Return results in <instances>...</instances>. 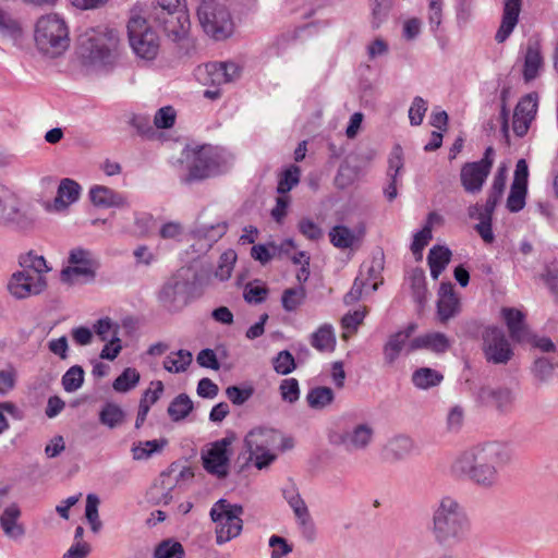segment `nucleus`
<instances>
[{"mask_svg":"<svg viewBox=\"0 0 558 558\" xmlns=\"http://www.w3.org/2000/svg\"><path fill=\"white\" fill-rule=\"evenodd\" d=\"M415 450L413 439L405 435L390 438L383 448V459L389 462L401 461L410 457Z\"/></svg>","mask_w":558,"mask_h":558,"instance_id":"aec40b11","label":"nucleus"},{"mask_svg":"<svg viewBox=\"0 0 558 558\" xmlns=\"http://www.w3.org/2000/svg\"><path fill=\"white\" fill-rule=\"evenodd\" d=\"M99 499L95 495H88L86 499V519L94 532H98L101 527V521L98 515Z\"/></svg>","mask_w":558,"mask_h":558,"instance_id":"3c124183","label":"nucleus"},{"mask_svg":"<svg viewBox=\"0 0 558 558\" xmlns=\"http://www.w3.org/2000/svg\"><path fill=\"white\" fill-rule=\"evenodd\" d=\"M544 69V57L538 41H529L523 63V78L531 82L535 80Z\"/></svg>","mask_w":558,"mask_h":558,"instance_id":"b1692460","label":"nucleus"},{"mask_svg":"<svg viewBox=\"0 0 558 558\" xmlns=\"http://www.w3.org/2000/svg\"><path fill=\"white\" fill-rule=\"evenodd\" d=\"M451 258V252L445 246H435L428 253V265L430 275L434 279H437L439 275L445 270Z\"/></svg>","mask_w":558,"mask_h":558,"instance_id":"2f4dec72","label":"nucleus"},{"mask_svg":"<svg viewBox=\"0 0 558 558\" xmlns=\"http://www.w3.org/2000/svg\"><path fill=\"white\" fill-rule=\"evenodd\" d=\"M502 317L508 327L510 337L515 342L530 341V332L524 323V314L511 307H504L501 310Z\"/></svg>","mask_w":558,"mask_h":558,"instance_id":"412c9836","label":"nucleus"},{"mask_svg":"<svg viewBox=\"0 0 558 558\" xmlns=\"http://www.w3.org/2000/svg\"><path fill=\"white\" fill-rule=\"evenodd\" d=\"M494 148L487 147L481 160L466 162L462 166L460 181L465 192L477 194L482 191L494 165Z\"/></svg>","mask_w":558,"mask_h":558,"instance_id":"f8f14e48","label":"nucleus"},{"mask_svg":"<svg viewBox=\"0 0 558 558\" xmlns=\"http://www.w3.org/2000/svg\"><path fill=\"white\" fill-rule=\"evenodd\" d=\"M140 378V373L135 368L128 367L113 381V389L119 392H126L138 384Z\"/></svg>","mask_w":558,"mask_h":558,"instance_id":"c03bdc74","label":"nucleus"},{"mask_svg":"<svg viewBox=\"0 0 558 558\" xmlns=\"http://www.w3.org/2000/svg\"><path fill=\"white\" fill-rule=\"evenodd\" d=\"M268 290L264 286L247 284L244 290V299L248 303H260L267 296Z\"/></svg>","mask_w":558,"mask_h":558,"instance_id":"69168bd1","label":"nucleus"},{"mask_svg":"<svg viewBox=\"0 0 558 558\" xmlns=\"http://www.w3.org/2000/svg\"><path fill=\"white\" fill-rule=\"evenodd\" d=\"M513 460L512 449L504 442H486L460 453L451 465L456 476L465 477L474 485L492 489L500 484V470Z\"/></svg>","mask_w":558,"mask_h":558,"instance_id":"f257e3e1","label":"nucleus"},{"mask_svg":"<svg viewBox=\"0 0 558 558\" xmlns=\"http://www.w3.org/2000/svg\"><path fill=\"white\" fill-rule=\"evenodd\" d=\"M241 68L234 62H209L197 69V77L203 84L220 86L239 78Z\"/></svg>","mask_w":558,"mask_h":558,"instance_id":"dca6fc26","label":"nucleus"},{"mask_svg":"<svg viewBox=\"0 0 558 558\" xmlns=\"http://www.w3.org/2000/svg\"><path fill=\"white\" fill-rule=\"evenodd\" d=\"M521 2L522 0H504L502 20L495 36L498 43H504L515 27L521 11Z\"/></svg>","mask_w":558,"mask_h":558,"instance_id":"4be33fe9","label":"nucleus"},{"mask_svg":"<svg viewBox=\"0 0 558 558\" xmlns=\"http://www.w3.org/2000/svg\"><path fill=\"white\" fill-rule=\"evenodd\" d=\"M432 240V230L429 226H425L421 231H418L413 239L412 242V252L414 254L421 253L423 248L428 244Z\"/></svg>","mask_w":558,"mask_h":558,"instance_id":"338daca9","label":"nucleus"},{"mask_svg":"<svg viewBox=\"0 0 558 558\" xmlns=\"http://www.w3.org/2000/svg\"><path fill=\"white\" fill-rule=\"evenodd\" d=\"M99 421L109 428H116L123 423L124 412L114 403H106L99 412Z\"/></svg>","mask_w":558,"mask_h":558,"instance_id":"4c0bfd02","label":"nucleus"},{"mask_svg":"<svg viewBox=\"0 0 558 558\" xmlns=\"http://www.w3.org/2000/svg\"><path fill=\"white\" fill-rule=\"evenodd\" d=\"M37 48L51 58L62 54L70 45L69 28L58 14L41 16L35 28Z\"/></svg>","mask_w":558,"mask_h":558,"instance_id":"20e7f679","label":"nucleus"},{"mask_svg":"<svg viewBox=\"0 0 558 558\" xmlns=\"http://www.w3.org/2000/svg\"><path fill=\"white\" fill-rule=\"evenodd\" d=\"M98 268L93 254L83 248H74L69 255V266L62 269L60 278L63 282L73 284L83 279H93Z\"/></svg>","mask_w":558,"mask_h":558,"instance_id":"ddd939ff","label":"nucleus"},{"mask_svg":"<svg viewBox=\"0 0 558 558\" xmlns=\"http://www.w3.org/2000/svg\"><path fill=\"white\" fill-rule=\"evenodd\" d=\"M449 348L450 341L442 332H428L418 336L412 339L409 345L410 351L427 349L437 354L445 353Z\"/></svg>","mask_w":558,"mask_h":558,"instance_id":"393cba45","label":"nucleus"},{"mask_svg":"<svg viewBox=\"0 0 558 558\" xmlns=\"http://www.w3.org/2000/svg\"><path fill=\"white\" fill-rule=\"evenodd\" d=\"M92 203L98 207H123L126 205V198L121 193H118L104 185H95L89 191Z\"/></svg>","mask_w":558,"mask_h":558,"instance_id":"bb28decb","label":"nucleus"},{"mask_svg":"<svg viewBox=\"0 0 558 558\" xmlns=\"http://www.w3.org/2000/svg\"><path fill=\"white\" fill-rule=\"evenodd\" d=\"M280 393L284 401L295 402L300 396L299 383L295 378L283 379L280 384Z\"/></svg>","mask_w":558,"mask_h":558,"instance_id":"13d9d810","label":"nucleus"},{"mask_svg":"<svg viewBox=\"0 0 558 558\" xmlns=\"http://www.w3.org/2000/svg\"><path fill=\"white\" fill-rule=\"evenodd\" d=\"M526 190L527 187L525 186L511 184L510 193L507 199V208L511 213H518L524 207Z\"/></svg>","mask_w":558,"mask_h":558,"instance_id":"09e8293b","label":"nucleus"},{"mask_svg":"<svg viewBox=\"0 0 558 558\" xmlns=\"http://www.w3.org/2000/svg\"><path fill=\"white\" fill-rule=\"evenodd\" d=\"M330 242L338 248L351 247L356 238L352 230L344 226H336L329 232Z\"/></svg>","mask_w":558,"mask_h":558,"instance_id":"ea45409f","label":"nucleus"},{"mask_svg":"<svg viewBox=\"0 0 558 558\" xmlns=\"http://www.w3.org/2000/svg\"><path fill=\"white\" fill-rule=\"evenodd\" d=\"M94 330L101 341H110V339L118 337V326L109 318L99 319L94 325Z\"/></svg>","mask_w":558,"mask_h":558,"instance_id":"6e6d98bb","label":"nucleus"},{"mask_svg":"<svg viewBox=\"0 0 558 558\" xmlns=\"http://www.w3.org/2000/svg\"><path fill=\"white\" fill-rule=\"evenodd\" d=\"M81 186L71 179H63L60 182L57 197L53 202L56 210H63L74 203L80 196Z\"/></svg>","mask_w":558,"mask_h":558,"instance_id":"c85d7f7f","label":"nucleus"},{"mask_svg":"<svg viewBox=\"0 0 558 558\" xmlns=\"http://www.w3.org/2000/svg\"><path fill=\"white\" fill-rule=\"evenodd\" d=\"M269 546L271 547V558H282L292 551V547L287 541L277 535L270 537Z\"/></svg>","mask_w":558,"mask_h":558,"instance_id":"0e129e2a","label":"nucleus"},{"mask_svg":"<svg viewBox=\"0 0 558 558\" xmlns=\"http://www.w3.org/2000/svg\"><path fill=\"white\" fill-rule=\"evenodd\" d=\"M192 362V354L185 350L171 353L163 361V367L171 373H180L186 369Z\"/></svg>","mask_w":558,"mask_h":558,"instance_id":"58836bf2","label":"nucleus"},{"mask_svg":"<svg viewBox=\"0 0 558 558\" xmlns=\"http://www.w3.org/2000/svg\"><path fill=\"white\" fill-rule=\"evenodd\" d=\"M300 174L301 169L295 165H292L286 169L279 178L277 187L278 193L283 195L291 191L299 183Z\"/></svg>","mask_w":558,"mask_h":558,"instance_id":"a18cd8bd","label":"nucleus"},{"mask_svg":"<svg viewBox=\"0 0 558 558\" xmlns=\"http://www.w3.org/2000/svg\"><path fill=\"white\" fill-rule=\"evenodd\" d=\"M311 345L319 352H331L336 347L333 328L329 324L320 326L311 337Z\"/></svg>","mask_w":558,"mask_h":558,"instance_id":"7c9ffc66","label":"nucleus"},{"mask_svg":"<svg viewBox=\"0 0 558 558\" xmlns=\"http://www.w3.org/2000/svg\"><path fill=\"white\" fill-rule=\"evenodd\" d=\"M335 400V393L331 388L325 386L313 387L306 395V402L311 409L323 410Z\"/></svg>","mask_w":558,"mask_h":558,"instance_id":"473e14b6","label":"nucleus"},{"mask_svg":"<svg viewBox=\"0 0 558 558\" xmlns=\"http://www.w3.org/2000/svg\"><path fill=\"white\" fill-rule=\"evenodd\" d=\"M293 512L303 537L310 542L314 541L316 536V529L306 504L300 508L295 507Z\"/></svg>","mask_w":558,"mask_h":558,"instance_id":"e433bc0d","label":"nucleus"},{"mask_svg":"<svg viewBox=\"0 0 558 558\" xmlns=\"http://www.w3.org/2000/svg\"><path fill=\"white\" fill-rule=\"evenodd\" d=\"M305 296L306 292L303 286L286 289L281 298L282 307L287 312H293L303 303Z\"/></svg>","mask_w":558,"mask_h":558,"instance_id":"37998d69","label":"nucleus"},{"mask_svg":"<svg viewBox=\"0 0 558 558\" xmlns=\"http://www.w3.org/2000/svg\"><path fill=\"white\" fill-rule=\"evenodd\" d=\"M373 437V429L367 424H360L351 432L342 435L341 441L348 450H360L367 447Z\"/></svg>","mask_w":558,"mask_h":558,"instance_id":"cd10ccee","label":"nucleus"},{"mask_svg":"<svg viewBox=\"0 0 558 558\" xmlns=\"http://www.w3.org/2000/svg\"><path fill=\"white\" fill-rule=\"evenodd\" d=\"M392 0H374L372 9V25L374 28H378L381 22L388 16Z\"/></svg>","mask_w":558,"mask_h":558,"instance_id":"4d7b16f0","label":"nucleus"},{"mask_svg":"<svg viewBox=\"0 0 558 558\" xmlns=\"http://www.w3.org/2000/svg\"><path fill=\"white\" fill-rule=\"evenodd\" d=\"M47 286L46 278L32 269H23L12 275L9 282L10 292L17 299L39 294Z\"/></svg>","mask_w":558,"mask_h":558,"instance_id":"f3484780","label":"nucleus"},{"mask_svg":"<svg viewBox=\"0 0 558 558\" xmlns=\"http://www.w3.org/2000/svg\"><path fill=\"white\" fill-rule=\"evenodd\" d=\"M119 38L108 27L90 28L80 35L77 52L88 63L106 65L114 61Z\"/></svg>","mask_w":558,"mask_h":558,"instance_id":"7ed1b4c3","label":"nucleus"},{"mask_svg":"<svg viewBox=\"0 0 558 558\" xmlns=\"http://www.w3.org/2000/svg\"><path fill=\"white\" fill-rule=\"evenodd\" d=\"M166 444H167L166 440H157V439L134 442L132 446V449H131L133 459L134 460H147L155 452L161 451Z\"/></svg>","mask_w":558,"mask_h":558,"instance_id":"f704fd0d","label":"nucleus"},{"mask_svg":"<svg viewBox=\"0 0 558 558\" xmlns=\"http://www.w3.org/2000/svg\"><path fill=\"white\" fill-rule=\"evenodd\" d=\"M175 110L171 106L160 108L154 117V126L157 129H170L175 122Z\"/></svg>","mask_w":558,"mask_h":558,"instance_id":"603ef678","label":"nucleus"},{"mask_svg":"<svg viewBox=\"0 0 558 558\" xmlns=\"http://www.w3.org/2000/svg\"><path fill=\"white\" fill-rule=\"evenodd\" d=\"M193 410V402L185 393L175 397L168 408V414L172 421L179 422L185 418Z\"/></svg>","mask_w":558,"mask_h":558,"instance_id":"72a5a7b5","label":"nucleus"},{"mask_svg":"<svg viewBox=\"0 0 558 558\" xmlns=\"http://www.w3.org/2000/svg\"><path fill=\"white\" fill-rule=\"evenodd\" d=\"M20 518L21 509L16 504L8 506L0 515V526L9 538L19 539L25 535V527Z\"/></svg>","mask_w":558,"mask_h":558,"instance_id":"5701e85b","label":"nucleus"},{"mask_svg":"<svg viewBox=\"0 0 558 558\" xmlns=\"http://www.w3.org/2000/svg\"><path fill=\"white\" fill-rule=\"evenodd\" d=\"M464 411L461 407L454 405L447 415V429L450 432H459L463 426Z\"/></svg>","mask_w":558,"mask_h":558,"instance_id":"e2e57ef3","label":"nucleus"},{"mask_svg":"<svg viewBox=\"0 0 558 558\" xmlns=\"http://www.w3.org/2000/svg\"><path fill=\"white\" fill-rule=\"evenodd\" d=\"M442 375L435 369L422 367L412 375V383L421 389H428L438 385L442 380Z\"/></svg>","mask_w":558,"mask_h":558,"instance_id":"c9c22d12","label":"nucleus"},{"mask_svg":"<svg viewBox=\"0 0 558 558\" xmlns=\"http://www.w3.org/2000/svg\"><path fill=\"white\" fill-rule=\"evenodd\" d=\"M184 554L181 543L173 539H165L155 548L154 558H183Z\"/></svg>","mask_w":558,"mask_h":558,"instance_id":"a19ab883","label":"nucleus"},{"mask_svg":"<svg viewBox=\"0 0 558 558\" xmlns=\"http://www.w3.org/2000/svg\"><path fill=\"white\" fill-rule=\"evenodd\" d=\"M514 110L517 111V114H522V117L533 121L537 111V95L529 94L524 96L518 102Z\"/></svg>","mask_w":558,"mask_h":558,"instance_id":"8fccbe9b","label":"nucleus"},{"mask_svg":"<svg viewBox=\"0 0 558 558\" xmlns=\"http://www.w3.org/2000/svg\"><path fill=\"white\" fill-rule=\"evenodd\" d=\"M471 521L464 507L453 497L444 496L433 511L432 534L439 545L456 546L468 539Z\"/></svg>","mask_w":558,"mask_h":558,"instance_id":"f03ea898","label":"nucleus"},{"mask_svg":"<svg viewBox=\"0 0 558 558\" xmlns=\"http://www.w3.org/2000/svg\"><path fill=\"white\" fill-rule=\"evenodd\" d=\"M243 507L219 499L210 509V518L215 523L216 542L223 544L240 535L243 521Z\"/></svg>","mask_w":558,"mask_h":558,"instance_id":"39448f33","label":"nucleus"},{"mask_svg":"<svg viewBox=\"0 0 558 558\" xmlns=\"http://www.w3.org/2000/svg\"><path fill=\"white\" fill-rule=\"evenodd\" d=\"M131 124L136 130L137 134L143 137L150 138L156 134L155 128L151 125L148 117L134 116Z\"/></svg>","mask_w":558,"mask_h":558,"instance_id":"052dcab7","label":"nucleus"},{"mask_svg":"<svg viewBox=\"0 0 558 558\" xmlns=\"http://www.w3.org/2000/svg\"><path fill=\"white\" fill-rule=\"evenodd\" d=\"M191 161L186 181L203 180L219 171L225 162L217 147L202 145L191 150Z\"/></svg>","mask_w":558,"mask_h":558,"instance_id":"9b49d317","label":"nucleus"},{"mask_svg":"<svg viewBox=\"0 0 558 558\" xmlns=\"http://www.w3.org/2000/svg\"><path fill=\"white\" fill-rule=\"evenodd\" d=\"M403 168V158H402V148L400 146L393 147L390 157H389V166H388V175L393 181L397 179L398 174Z\"/></svg>","mask_w":558,"mask_h":558,"instance_id":"680f3d73","label":"nucleus"},{"mask_svg":"<svg viewBox=\"0 0 558 558\" xmlns=\"http://www.w3.org/2000/svg\"><path fill=\"white\" fill-rule=\"evenodd\" d=\"M90 553V545L87 542H74L62 558H86Z\"/></svg>","mask_w":558,"mask_h":558,"instance_id":"774afa93","label":"nucleus"},{"mask_svg":"<svg viewBox=\"0 0 558 558\" xmlns=\"http://www.w3.org/2000/svg\"><path fill=\"white\" fill-rule=\"evenodd\" d=\"M460 311V300L453 290L451 282H442L439 289V299L437 302V314L439 320L446 324L454 317Z\"/></svg>","mask_w":558,"mask_h":558,"instance_id":"6ab92c4d","label":"nucleus"},{"mask_svg":"<svg viewBox=\"0 0 558 558\" xmlns=\"http://www.w3.org/2000/svg\"><path fill=\"white\" fill-rule=\"evenodd\" d=\"M415 329L416 325L410 324L404 330H400L389 337L384 347V356L388 364H392L398 359Z\"/></svg>","mask_w":558,"mask_h":558,"instance_id":"a878e982","label":"nucleus"},{"mask_svg":"<svg viewBox=\"0 0 558 558\" xmlns=\"http://www.w3.org/2000/svg\"><path fill=\"white\" fill-rule=\"evenodd\" d=\"M0 33L12 38H17L22 34L20 22L2 7H0Z\"/></svg>","mask_w":558,"mask_h":558,"instance_id":"79ce46f5","label":"nucleus"},{"mask_svg":"<svg viewBox=\"0 0 558 558\" xmlns=\"http://www.w3.org/2000/svg\"><path fill=\"white\" fill-rule=\"evenodd\" d=\"M427 111V102L420 96H416L409 109L410 123L414 126L421 125Z\"/></svg>","mask_w":558,"mask_h":558,"instance_id":"5fc2aeb1","label":"nucleus"},{"mask_svg":"<svg viewBox=\"0 0 558 558\" xmlns=\"http://www.w3.org/2000/svg\"><path fill=\"white\" fill-rule=\"evenodd\" d=\"M84 369L78 365L70 367L62 377L63 389L66 392L76 391L84 383Z\"/></svg>","mask_w":558,"mask_h":558,"instance_id":"49530a36","label":"nucleus"},{"mask_svg":"<svg viewBox=\"0 0 558 558\" xmlns=\"http://www.w3.org/2000/svg\"><path fill=\"white\" fill-rule=\"evenodd\" d=\"M274 368L278 374L287 375L295 368V361L293 355L284 350L278 353L272 361Z\"/></svg>","mask_w":558,"mask_h":558,"instance_id":"864d4df0","label":"nucleus"},{"mask_svg":"<svg viewBox=\"0 0 558 558\" xmlns=\"http://www.w3.org/2000/svg\"><path fill=\"white\" fill-rule=\"evenodd\" d=\"M193 274L190 268H180L161 287L158 300L170 312L182 310L189 302L193 286Z\"/></svg>","mask_w":558,"mask_h":558,"instance_id":"0eeeda50","label":"nucleus"},{"mask_svg":"<svg viewBox=\"0 0 558 558\" xmlns=\"http://www.w3.org/2000/svg\"><path fill=\"white\" fill-rule=\"evenodd\" d=\"M128 33L131 47L143 59H154L159 49L157 34L148 26L145 17L132 12L128 22Z\"/></svg>","mask_w":558,"mask_h":558,"instance_id":"1a4fd4ad","label":"nucleus"},{"mask_svg":"<svg viewBox=\"0 0 558 558\" xmlns=\"http://www.w3.org/2000/svg\"><path fill=\"white\" fill-rule=\"evenodd\" d=\"M299 231L302 235L311 241H317L323 236L322 229L313 220L302 218L298 225Z\"/></svg>","mask_w":558,"mask_h":558,"instance_id":"bf43d9fd","label":"nucleus"},{"mask_svg":"<svg viewBox=\"0 0 558 558\" xmlns=\"http://www.w3.org/2000/svg\"><path fill=\"white\" fill-rule=\"evenodd\" d=\"M483 352L489 363L506 364L513 355L505 332L497 327H488L483 333Z\"/></svg>","mask_w":558,"mask_h":558,"instance_id":"2eb2a0df","label":"nucleus"},{"mask_svg":"<svg viewBox=\"0 0 558 558\" xmlns=\"http://www.w3.org/2000/svg\"><path fill=\"white\" fill-rule=\"evenodd\" d=\"M234 440V434H230L211 444L210 448L203 456V464L208 473L219 478L228 475L230 447Z\"/></svg>","mask_w":558,"mask_h":558,"instance_id":"4468645a","label":"nucleus"},{"mask_svg":"<svg viewBox=\"0 0 558 558\" xmlns=\"http://www.w3.org/2000/svg\"><path fill=\"white\" fill-rule=\"evenodd\" d=\"M19 216L16 196L3 185H0V223L13 222Z\"/></svg>","mask_w":558,"mask_h":558,"instance_id":"c756f323","label":"nucleus"},{"mask_svg":"<svg viewBox=\"0 0 558 558\" xmlns=\"http://www.w3.org/2000/svg\"><path fill=\"white\" fill-rule=\"evenodd\" d=\"M20 265L23 269H32L34 272H37L39 276H44L50 270L47 266L46 259L43 256L36 255L33 252H29L20 257Z\"/></svg>","mask_w":558,"mask_h":558,"instance_id":"de8ad7c7","label":"nucleus"},{"mask_svg":"<svg viewBox=\"0 0 558 558\" xmlns=\"http://www.w3.org/2000/svg\"><path fill=\"white\" fill-rule=\"evenodd\" d=\"M197 17L204 32L215 39H225L232 33L230 13L226 8L214 4L211 0L202 1L197 9Z\"/></svg>","mask_w":558,"mask_h":558,"instance_id":"9d476101","label":"nucleus"},{"mask_svg":"<svg viewBox=\"0 0 558 558\" xmlns=\"http://www.w3.org/2000/svg\"><path fill=\"white\" fill-rule=\"evenodd\" d=\"M155 19L173 40L182 38L190 27L185 0H157Z\"/></svg>","mask_w":558,"mask_h":558,"instance_id":"423d86ee","label":"nucleus"},{"mask_svg":"<svg viewBox=\"0 0 558 558\" xmlns=\"http://www.w3.org/2000/svg\"><path fill=\"white\" fill-rule=\"evenodd\" d=\"M478 400L500 414H508L514 409V396L508 388L482 387L478 391Z\"/></svg>","mask_w":558,"mask_h":558,"instance_id":"a211bd4d","label":"nucleus"},{"mask_svg":"<svg viewBox=\"0 0 558 558\" xmlns=\"http://www.w3.org/2000/svg\"><path fill=\"white\" fill-rule=\"evenodd\" d=\"M279 438L280 435L270 428H255L245 436V447L257 469L266 468L276 460L277 456L272 450Z\"/></svg>","mask_w":558,"mask_h":558,"instance_id":"6e6552de","label":"nucleus"}]
</instances>
